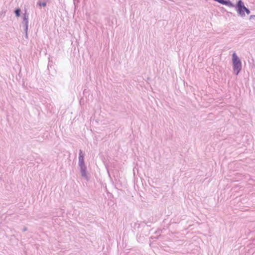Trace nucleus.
I'll use <instances>...</instances> for the list:
<instances>
[{"label":"nucleus","instance_id":"nucleus-1","mask_svg":"<svg viewBox=\"0 0 255 255\" xmlns=\"http://www.w3.org/2000/svg\"><path fill=\"white\" fill-rule=\"evenodd\" d=\"M78 158V166L81 173V176L87 181H89L90 180V177L88 175L87 168L84 161V154L83 153V151L81 149H80L79 151Z\"/></svg>","mask_w":255,"mask_h":255},{"label":"nucleus","instance_id":"nucleus-2","mask_svg":"<svg viewBox=\"0 0 255 255\" xmlns=\"http://www.w3.org/2000/svg\"><path fill=\"white\" fill-rule=\"evenodd\" d=\"M232 56L233 69L235 75H238L242 70V62L236 52H234Z\"/></svg>","mask_w":255,"mask_h":255},{"label":"nucleus","instance_id":"nucleus-3","mask_svg":"<svg viewBox=\"0 0 255 255\" xmlns=\"http://www.w3.org/2000/svg\"><path fill=\"white\" fill-rule=\"evenodd\" d=\"M235 8L239 15L242 17L245 16V10L246 6L242 0H239L237 2Z\"/></svg>","mask_w":255,"mask_h":255},{"label":"nucleus","instance_id":"nucleus-4","mask_svg":"<svg viewBox=\"0 0 255 255\" xmlns=\"http://www.w3.org/2000/svg\"><path fill=\"white\" fill-rule=\"evenodd\" d=\"M22 24L24 26V29H25V30H28V13L26 12L25 11V13H23L22 16Z\"/></svg>","mask_w":255,"mask_h":255},{"label":"nucleus","instance_id":"nucleus-5","mask_svg":"<svg viewBox=\"0 0 255 255\" xmlns=\"http://www.w3.org/2000/svg\"><path fill=\"white\" fill-rule=\"evenodd\" d=\"M219 3L223 4L228 6L231 7H235L236 6V4H234L231 0H219Z\"/></svg>","mask_w":255,"mask_h":255},{"label":"nucleus","instance_id":"nucleus-6","mask_svg":"<svg viewBox=\"0 0 255 255\" xmlns=\"http://www.w3.org/2000/svg\"><path fill=\"white\" fill-rule=\"evenodd\" d=\"M14 13L15 15V16L18 17L20 16L21 14V9L20 8L17 7L15 8L14 10Z\"/></svg>","mask_w":255,"mask_h":255},{"label":"nucleus","instance_id":"nucleus-7","mask_svg":"<svg viewBox=\"0 0 255 255\" xmlns=\"http://www.w3.org/2000/svg\"><path fill=\"white\" fill-rule=\"evenodd\" d=\"M46 4H47V2L46 1H38V2H37V5H38L39 6H42V7H45L46 6Z\"/></svg>","mask_w":255,"mask_h":255},{"label":"nucleus","instance_id":"nucleus-8","mask_svg":"<svg viewBox=\"0 0 255 255\" xmlns=\"http://www.w3.org/2000/svg\"><path fill=\"white\" fill-rule=\"evenodd\" d=\"M6 11H7L6 9H5L4 8H2L1 11L0 12V17H4L5 15V13H6Z\"/></svg>","mask_w":255,"mask_h":255},{"label":"nucleus","instance_id":"nucleus-9","mask_svg":"<svg viewBox=\"0 0 255 255\" xmlns=\"http://www.w3.org/2000/svg\"><path fill=\"white\" fill-rule=\"evenodd\" d=\"M79 2V0H73V3L75 8L78 6V4Z\"/></svg>","mask_w":255,"mask_h":255},{"label":"nucleus","instance_id":"nucleus-10","mask_svg":"<svg viewBox=\"0 0 255 255\" xmlns=\"http://www.w3.org/2000/svg\"><path fill=\"white\" fill-rule=\"evenodd\" d=\"M246 13L247 14H249L251 13L250 10L246 7V9L245 10V13Z\"/></svg>","mask_w":255,"mask_h":255},{"label":"nucleus","instance_id":"nucleus-11","mask_svg":"<svg viewBox=\"0 0 255 255\" xmlns=\"http://www.w3.org/2000/svg\"><path fill=\"white\" fill-rule=\"evenodd\" d=\"M24 33H25V37L27 39L28 38V34H27V31L25 30V29H24Z\"/></svg>","mask_w":255,"mask_h":255},{"label":"nucleus","instance_id":"nucleus-12","mask_svg":"<svg viewBox=\"0 0 255 255\" xmlns=\"http://www.w3.org/2000/svg\"><path fill=\"white\" fill-rule=\"evenodd\" d=\"M255 17V15H251L250 16V19H254Z\"/></svg>","mask_w":255,"mask_h":255},{"label":"nucleus","instance_id":"nucleus-13","mask_svg":"<svg viewBox=\"0 0 255 255\" xmlns=\"http://www.w3.org/2000/svg\"><path fill=\"white\" fill-rule=\"evenodd\" d=\"M27 230V227H24V228H23V229H22V231L23 232H24L26 231Z\"/></svg>","mask_w":255,"mask_h":255},{"label":"nucleus","instance_id":"nucleus-14","mask_svg":"<svg viewBox=\"0 0 255 255\" xmlns=\"http://www.w3.org/2000/svg\"><path fill=\"white\" fill-rule=\"evenodd\" d=\"M51 66H52V65L50 64V61H49V63L48 64V66H47L48 69H49V67H51Z\"/></svg>","mask_w":255,"mask_h":255}]
</instances>
